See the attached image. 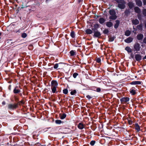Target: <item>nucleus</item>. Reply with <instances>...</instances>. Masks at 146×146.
<instances>
[{"label":"nucleus","instance_id":"4be33fe9","mask_svg":"<svg viewBox=\"0 0 146 146\" xmlns=\"http://www.w3.org/2000/svg\"><path fill=\"white\" fill-rule=\"evenodd\" d=\"M106 25L108 27H111L113 25L112 23L110 22H107L106 23Z\"/></svg>","mask_w":146,"mask_h":146},{"label":"nucleus","instance_id":"473e14b6","mask_svg":"<svg viewBox=\"0 0 146 146\" xmlns=\"http://www.w3.org/2000/svg\"><path fill=\"white\" fill-rule=\"evenodd\" d=\"M21 36L23 38H25L27 36V35L26 33H24L22 34Z\"/></svg>","mask_w":146,"mask_h":146},{"label":"nucleus","instance_id":"39448f33","mask_svg":"<svg viewBox=\"0 0 146 146\" xmlns=\"http://www.w3.org/2000/svg\"><path fill=\"white\" fill-rule=\"evenodd\" d=\"M135 58L137 61H139L141 59L142 57L140 54H137L135 55Z\"/></svg>","mask_w":146,"mask_h":146},{"label":"nucleus","instance_id":"58836bf2","mask_svg":"<svg viewBox=\"0 0 146 146\" xmlns=\"http://www.w3.org/2000/svg\"><path fill=\"white\" fill-rule=\"evenodd\" d=\"M128 5L130 8H131L133 6V5L132 3L129 2L128 3Z\"/></svg>","mask_w":146,"mask_h":146},{"label":"nucleus","instance_id":"1a4fd4ad","mask_svg":"<svg viewBox=\"0 0 146 146\" xmlns=\"http://www.w3.org/2000/svg\"><path fill=\"white\" fill-rule=\"evenodd\" d=\"M20 92V90H19L18 87H16L13 90V92L15 94L18 93Z\"/></svg>","mask_w":146,"mask_h":146},{"label":"nucleus","instance_id":"dca6fc26","mask_svg":"<svg viewBox=\"0 0 146 146\" xmlns=\"http://www.w3.org/2000/svg\"><path fill=\"white\" fill-rule=\"evenodd\" d=\"M132 22L135 25H136L139 24V21L137 19L133 20L132 21Z\"/></svg>","mask_w":146,"mask_h":146},{"label":"nucleus","instance_id":"412c9836","mask_svg":"<svg viewBox=\"0 0 146 146\" xmlns=\"http://www.w3.org/2000/svg\"><path fill=\"white\" fill-rule=\"evenodd\" d=\"M109 13L111 15H115V12L114 10H110L109 11Z\"/></svg>","mask_w":146,"mask_h":146},{"label":"nucleus","instance_id":"72a5a7b5","mask_svg":"<svg viewBox=\"0 0 146 146\" xmlns=\"http://www.w3.org/2000/svg\"><path fill=\"white\" fill-rule=\"evenodd\" d=\"M115 38L114 37H111L109 38V41H113L114 40Z\"/></svg>","mask_w":146,"mask_h":146},{"label":"nucleus","instance_id":"393cba45","mask_svg":"<svg viewBox=\"0 0 146 146\" xmlns=\"http://www.w3.org/2000/svg\"><path fill=\"white\" fill-rule=\"evenodd\" d=\"M105 21V20L104 19L102 18H101L99 19V22L101 24H103L104 23Z\"/></svg>","mask_w":146,"mask_h":146},{"label":"nucleus","instance_id":"4c0bfd02","mask_svg":"<svg viewBox=\"0 0 146 146\" xmlns=\"http://www.w3.org/2000/svg\"><path fill=\"white\" fill-rule=\"evenodd\" d=\"M143 15L145 16H146V9H144L143 10Z\"/></svg>","mask_w":146,"mask_h":146},{"label":"nucleus","instance_id":"7c9ffc66","mask_svg":"<svg viewBox=\"0 0 146 146\" xmlns=\"http://www.w3.org/2000/svg\"><path fill=\"white\" fill-rule=\"evenodd\" d=\"M63 93L65 94H67L68 93V90L67 89H65L63 90Z\"/></svg>","mask_w":146,"mask_h":146},{"label":"nucleus","instance_id":"5701e85b","mask_svg":"<svg viewBox=\"0 0 146 146\" xmlns=\"http://www.w3.org/2000/svg\"><path fill=\"white\" fill-rule=\"evenodd\" d=\"M117 16L115 15H112L109 18L112 20H115L117 18Z\"/></svg>","mask_w":146,"mask_h":146},{"label":"nucleus","instance_id":"8fccbe9b","mask_svg":"<svg viewBox=\"0 0 146 146\" xmlns=\"http://www.w3.org/2000/svg\"><path fill=\"white\" fill-rule=\"evenodd\" d=\"M2 104L3 105H5V101H3L2 102Z\"/></svg>","mask_w":146,"mask_h":146},{"label":"nucleus","instance_id":"e433bc0d","mask_svg":"<svg viewBox=\"0 0 146 146\" xmlns=\"http://www.w3.org/2000/svg\"><path fill=\"white\" fill-rule=\"evenodd\" d=\"M78 75V74L77 73L75 72L73 74V76L74 78H75Z\"/></svg>","mask_w":146,"mask_h":146},{"label":"nucleus","instance_id":"aec40b11","mask_svg":"<svg viewBox=\"0 0 146 146\" xmlns=\"http://www.w3.org/2000/svg\"><path fill=\"white\" fill-rule=\"evenodd\" d=\"M57 87H51V88L52 92L54 93H55L56 91V88Z\"/></svg>","mask_w":146,"mask_h":146},{"label":"nucleus","instance_id":"a211bd4d","mask_svg":"<svg viewBox=\"0 0 146 146\" xmlns=\"http://www.w3.org/2000/svg\"><path fill=\"white\" fill-rule=\"evenodd\" d=\"M86 32L87 34H91L92 32V31L90 29H88L86 31Z\"/></svg>","mask_w":146,"mask_h":146},{"label":"nucleus","instance_id":"ea45409f","mask_svg":"<svg viewBox=\"0 0 146 146\" xmlns=\"http://www.w3.org/2000/svg\"><path fill=\"white\" fill-rule=\"evenodd\" d=\"M58 64H56L54 66V69H56L58 68Z\"/></svg>","mask_w":146,"mask_h":146},{"label":"nucleus","instance_id":"f3484780","mask_svg":"<svg viewBox=\"0 0 146 146\" xmlns=\"http://www.w3.org/2000/svg\"><path fill=\"white\" fill-rule=\"evenodd\" d=\"M136 4L138 6H141L142 5V2L140 0H137L136 1Z\"/></svg>","mask_w":146,"mask_h":146},{"label":"nucleus","instance_id":"ddd939ff","mask_svg":"<svg viewBox=\"0 0 146 146\" xmlns=\"http://www.w3.org/2000/svg\"><path fill=\"white\" fill-rule=\"evenodd\" d=\"M125 50L128 53H131L132 52V49L129 46H127L125 48Z\"/></svg>","mask_w":146,"mask_h":146},{"label":"nucleus","instance_id":"cd10ccee","mask_svg":"<svg viewBox=\"0 0 146 146\" xmlns=\"http://www.w3.org/2000/svg\"><path fill=\"white\" fill-rule=\"evenodd\" d=\"M142 24H140L139 25H138L137 26V28L140 30H141L142 29Z\"/></svg>","mask_w":146,"mask_h":146},{"label":"nucleus","instance_id":"20e7f679","mask_svg":"<svg viewBox=\"0 0 146 146\" xmlns=\"http://www.w3.org/2000/svg\"><path fill=\"white\" fill-rule=\"evenodd\" d=\"M18 104H10L8 105V107L10 109H15L18 106Z\"/></svg>","mask_w":146,"mask_h":146},{"label":"nucleus","instance_id":"c85d7f7f","mask_svg":"<svg viewBox=\"0 0 146 146\" xmlns=\"http://www.w3.org/2000/svg\"><path fill=\"white\" fill-rule=\"evenodd\" d=\"M66 117V115L65 114H63L60 116V118L61 119H63Z\"/></svg>","mask_w":146,"mask_h":146},{"label":"nucleus","instance_id":"7ed1b4c3","mask_svg":"<svg viewBox=\"0 0 146 146\" xmlns=\"http://www.w3.org/2000/svg\"><path fill=\"white\" fill-rule=\"evenodd\" d=\"M129 98L128 97H123L120 99L121 102L122 104H125L129 101Z\"/></svg>","mask_w":146,"mask_h":146},{"label":"nucleus","instance_id":"2eb2a0df","mask_svg":"<svg viewBox=\"0 0 146 146\" xmlns=\"http://www.w3.org/2000/svg\"><path fill=\"white\" fill-rule=\"evenodd\" d=\"M101 35V34L100 33V32L97 31L95 32L94 34V36L96 37H98L100 36Z\"/></svg>","mask_w":146,"mask_h":146},{"label":"nucleus","instance_id":"f257e3e1","mask_svg":"<svg viewBox=\"0 0 146 146\" xmlns=\"http://www.w3.org/2000/svg\"><path fill=\"white\" fill-rule=\"evenodd\" d=\"M117 2L119 3L118 7L121 9H123L125 8V1L123 0H117Z\"/></svg>","mask_w":146,"mask_h":146},{"label":"nucleus","instance_id":"a19ab883","mask_svg":"<svg viewBox=\"0 0 146 146\" xmlns=\"http://www.w3.org/2000/svg\"><path fill=\"white\" fill-rule=\"evenodd\" d=\"M101 60L100 58H97V59L96 60V62H97L100 63L101 62Z\"/></svg>","mask_w":146,"mask_h":146},{"label":"nucleus","instance_id":"09e8293b","mask_svg":"<svg viewBox=\"0 0 146 146\" xmlns=\"http://www.w3.org/2000/svg\"><path fill=\"white\" fill-rule=\"evenodd\" d=\"M143 42L144 43H146V37L144 39Z\"/></svg>","mask_w":146,"mask_h":146},{"label":"nucleus","instance_id":"c03bdc74","mask_svg":"<svg viewBox=\"0 0 146 146\" xmlns=\"http://www.w3.org/2000/svg\"><path fill=\"white\" fill-rule=\"evenodd\" d=\"M96 91L98 92H100L101 91V89L99 88H98L96 89Z\"/></svg>","mask_w":146,"mask_h":146},{"label":"nucleus","instance_id":"de8ad7c7","mask_svg":"<svg viewBox=\"0 0 146 146\" xmlns=\"http://www.w3.org/2000/svg\"><path fill=\"white\" fill-rule=\"evenodd\" d=\"M143 2L144 5L146 4V0H143Z\"/></svg>","mask_w":146,"mask_h":146},{"label":"nucleus","instance_id":"a878e982","mask_svg":"<svg viewBox=\"0 0 146 146\" xmlns=\"http://www.w3.org/2000/svg\"><path fill=\"white\" fill-rule=\"evenodd\" d=\"M130 92L132 95H134L135 94V90L133 89H131L130 90Z\"/></svg>","mask_w":146,"mask_h":146},{"label":"nucleus","instance_id":"f704fd0d","mask_svg":"<svg viewBox=\"0 0 146 146\" xmlns=\"http://www.w3.org/2000/svg\"><path fill=\"white\" fill-rule=\"evenodd\" d=\"M55 122L56 124H60L61 123L62 121L60 120H56Z\"/></svg>","mask_w":146,"mask_h":146},{"label":"nucleus","instance_id":"2f4dec72","mask_svg":"<svg viewBox=\"0 0 146 146\" xmlns=\"http://www.w3.org/2000/svg\"><path fill=\"white\" fill-rule=\"evenodd\" d=\"M76 93V91L75 90H74L70 92V94L72 95H74Z\"/></svg>","mask_w":146,"mask_h":146},{"label":"nucleus","instance_id":"bb28decb","mask_svg":"<svg viewBox=\"0 0 146 146\" xmlns=\"http://www.w3.org/2000/svg\"><path fill=\"white\" fill-rule=\"evenodd\" d=\"M70 56H74L75 55L76 52L73 50H72L70 52Z\"/></svg>","mask_w":146,"mask_h":146},{"label":"nucleus","instance_id":"9b49d317","mask_svg":"<svg viewBox=\"0 0 146 146\" xmlns=\"http://www.w3.org/2000/svg\"><path fill=\"white\" fill-rule=\"evenodd\" d=\"M135 128L137 131H139L140 130V126L137 123L135 124Z\"/></svg>","mask_w":146,"mask_h":146},{"label":"nucleus","instance_id":"5fc2aeb1","mask_svg":"<svg viewBox=\"0 0 146 146\" xmlns=\"http://www.w3.org/2000/svg\"><path fill=\"white\" fill-rule=\"evenodd\" d=\"M133 32H134L135 34H136V33L135 32H134V31H133Z\"/></svg>","mask_w":146,"mask_h":146},{"label":"nucleus","instance_id":"c756f323","mask_svg":"<svg viewBox=\"0 0 146 146\" xmlns=\"http://www.w3.org/2000/svg\"><path fill=\"white\" fill-rule=\"evenodd\" d=\"M70 35L72 38H74L75 36L74 33L73 31L72 32L70 33Z\"/></svg>","mask_w":146,"mask_h":146},{"label":"nucleus","instance_id":"864d4df0","mask_svg":"<svg viewBox=\"0 0 146 146\" xmlns=\"http://www.w3.org/2000/svg\"><path fill=\"white\" fill-rule=\"evenodd\" d=\"M138 18L139 19V14H138Z\"/></svg>","mask_w":146,"mask_h":146},{"label":"nucleus","instance_id":"603ef678","mask_svg":"<svg viewBox=\"0 0 146 146\" xmlns=\"http://www.w3.org/2000/svg\"><path fill=\"white\" fill-rule=\"evenodd\" d=\"M145 28H146V22L145 23Z\"/></svg>","mask_w":146,"mask_h":146},{"label":"nucleus","instance_id":"c9c22d12","mask_svg":"<svg viewBox=\"0 0 146 146\" xmlns=\"http://www.w3.org/2000/svg\"><path fill=\"white\" fill-rule=\"evenodd\" d=\"M95 143V141H92L90 142V144L92 146L94 145Z\"/></svg>","mask_w":146,"mask_h":146},{"label":"nucleus","instance_id":"4468645a","mask_svg":"<svg viewBox=\"0 0 146 146\" xmlns=\"http://www.w3.org/2000/svg\"><path fill=\"white\" fill-rule=\"evenodd\" d=\"M143 35L142 34H140L137 35V38L138 40H140L142 39L143 38Z\"/></svg>","mask_w":146,"mask_h":146},{"label":"nucleus","instance_id":"9d476101","mask_svg":"<svg viewBox=\"0 0 146 146\" xmlns=\"http://www.w3.org/2000/svg\"><path fill=\"white\" fill-rule=\"evenodd\" d=\"M131 84L132 85L140 84L141 82L139 81H134L131 82Z\"/></svg>","mask_w":146,"mask_h":146},{"label":"nucleus","instance_id":"49530a36","mask_svg":"<svg viewBox=\"0 0 146 146\" xmlns=\"http://www.w3.org/2000/svg\"><path fill=\"white\" fill-rule=\"evenodd\" d=\"M128 122H129V124L130 125H131L132 123V121H131V120H129Z\"/></svg>","mask_w":146,"mask_h":146},{"label":"nucleus","instance_id":"0eeeda50","mask_svg":"<svg viewBox=\"0 0 146 146\" xmlns=\"http://www.w3.org/2000/svg\"><path fill=\"white\" fill-rule=\"evenodd\" d=\"M133 40V38L130 37H129L127 39L125 40V41L126 43H129L132 42Z\"/></svg>","mask_w":146,"mask_h":146},{"label":"nucleus","instance_id":"6ab92c4d","mask_svg":"<svg viewBox=\"0 0 146 146\" xmlns=\"http://www.w3.org/2000/svg\"><path fill=\"white\" fill-rule=\"evenodd\" d=\"M134 10L135 12L137 13H139L140 12V10L139 8L137 7H135L134 8Z\"/></svg>","mask_w":146,"mask_h":146},{"label":"nucleus","instance_id":"3c124183","mask_svg":"<svg viewBox=\"0 0 146 146\" xmlns=\"http://www.w3.org/2000/svg\"><path fill=\"white\" fill-rule=\"evenodd\" d=\"M131 57L133 58H134L133 55V54H132L131 55Z\"/></svg>","mask_w":146,"mask_h":146},{"label":"nucleus","instance_id":"f8f14e48","mask_svg":"<svg viewBox=\"0 0 146 146\" xmlns=\"http://www.w3.org/2000/svg\"><path fill=\"white\" fill-rule=\"evenodd\" d=\"M116 23L114 25V28L115 29H117L119 25V21L118 20H116L115 21Z\"/></svg>","mask_w":146,"mask_h":146},{"label":"nucleus","instance_id":"b1692460","mask_svg":"<svg viewBox=\"0 0 146 146\" xmlns=\"http://www.w3.org/2000/svg\"><path fill=\"white\" fill-rule=\"evenodd\" d=\"M131 34V31L129 30H127L125 32V35L127 36H129Z\"/></svg>","mask_w":146,"mask_h":146},{"label":"nucleus","instance_id":"f03ea898","mask_svg":"<svg viewBox=\"0 0 146 146\" xmlns=\"http://www.w3.org/2000/svg\"><path fill=\"white\" fill-rule=\"evenodd\" d=\"M141 47L139 43H136L133 46V48L135 51L137 52L140 51Z\"/></svg>","mask_w":146,"mask_h":146},{"label":"nucleus","instance_id":"a18cd8bd","mask_svg":"<svg viewBox=\"0 0 146 146\" xmlns=\"http://www.w3.org/2000/svg\"><path fill=\"white\" fill-rule=\"evenodd\" d=\"M24 103V102L23 100H21L20 102L18 103V104L19 105H21V104H23Z\"/></svg>","mask_w":146,"mask_h":146},{"label":"nucleus","instance_id":"6e6552de","mask_svg":"<svg viewBox=\"0 0 146 146\" xmlns=\"http://www.w3.org/2000/svg\"><path fill=\"white\" fill-rule=\"evenodd\" d=\"M84 125L82 123H79L78 125V128L80 129H83L84 127Z\"/></svg>","mask_w":146,"mask_h":146},{"label":"nucleus","instance_id":"37998d69","mask_svg":"<svg viewBox=\"0 0 146 146\" xmlns=\"http://www.w3.org/2000/svg\"><path fill=\"white\" fill-rule=\"evenodd\" d=\"M108 32V31L107 29H105L104 31V34H107Z\"/></svg>","mask_w":146,"mask_h":146},{"label":"nucleus","instance_id":"423d86ee","mask_svg":"<svg viewBox=\"0 0 146 146\" xmlns=\"http://www.w3.org/2000/svg\"><path fill=\"white\" fill-rule=\"evenodd\" d=\"M58 85V83L56 81L52 80L51 82V87H57Z\"/></svg>","mask_w":146,"mask_h":146},{"label":"nucleus","instance_id":"79ce46f5","mask_svg":"<svg viewBox=\"0 0 146 146\" xmlns=\"http://www.w3.org/2000/svg\"><path fill=\"white\" fill-rule=\"evenodd\" d=\"M86 98L89 99L92 98V97L89 95H88L86 96Z\"/></svg>","mask_w":146,"mask_h":146}]
</instances>
